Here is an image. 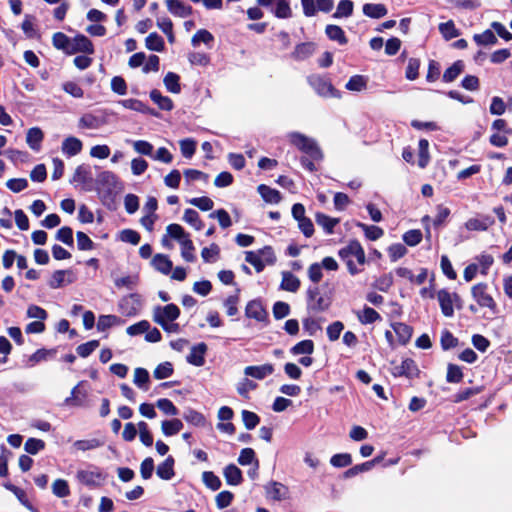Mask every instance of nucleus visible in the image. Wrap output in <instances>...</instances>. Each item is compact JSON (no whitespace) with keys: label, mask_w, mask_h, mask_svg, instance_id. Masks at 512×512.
<instances>
[{"label":"nucleus","mask_w":512,"mask_h":512,"mask_svg":"<svg viewBox=\"0 0 512 512\" xmlns=\"http://www.w3.org/2000/svg\"><path fill=\"white\" fill-rule=\"evenodd\" d=\"M43 138V132L38 127L30 128L27 131L26 142L32 150L38 151L40 149Z\"/></svg>","instance_id":"2f4dec72"},{"label":"nucleus","mask_w":512,"mask_h":512,"mask_svg":"<svg viewBox=\"0 0 512 512\" xmlns=\"http://www.w3.org/2000/svg\"><path fill=\"white\" fill-rule=\"evenodd\" d=\"M379 461L380 460L378 458H374V459L364 462L362 464L355 465L352 468H349L348 470H346L344 472V477L352 478L360 473L369 471L375 466L376 463H379Z\"/></svg>","instance_id":"c9c22d12"},{"label":"nucleus","mask_w":512,"mask_h":512,"mask_svg":"<svg viewBox=\"0 0 512 512\" xmlns=\"http://www.w3.org/2000/svg\"><path fill=\"white\" fill-rule=\"evenodd\" d=\"M52 492L59 498H64L70 495L68 482L64 479H57L52 484Z\"/></svg>","instance_id":"13d9d810"},{"label":"nucleus","mask_w":512,"mask_h":512,"mask_svg":"<svg viewBox=\"0 0 512 512\" xmlns=\"http://www.w3.org/2000/svg\"><path fill=\"white\" fill-rule=\"evenodd\" d=\"M245 260L251 264L257 272H261L265 267V262L261 258L259 252L247 251L245 253Z\"/></svg>","instance_id":"680f3d73"},{"label":"nucleus","mask_w":512,"mask_h":512,"mask_svg":"<svg viewBox=\"0 0 512 512\" xmlns=\"http://www.w3.org/2000/svg\"><path fill=\"white\" fill-rule=\"evenodd\" d=\"M149 381H150V376H149V373L146 369L144 368H136L134 370V378H133V383L141 390L143 391H148L149 389Z\"/></svg>","instance_id":"58836bf2"},{"label":"nucleus","mask_w":512,"mask_h":512,"mask_svg":"<svg viewBox=\"0 0 512 512\" xmlns=\"http://www.w3.org/2000/svg\"><path fill=\"white\" fill-rule=\"evenodd\" d=\"M331 302L329 298H326L322 295L315 298L312 301H307L308 309L314 312H322L329 308Z\"/></svg>","instance_id":"3c124183"},{"label":"nucleus","mask_w":512,"mask_h":512,"mask_svg":"<svg viewBox=\"0 0 512 512\" xmlns=\"http://www.w3.org/2000/svg\"><path fill=\"white\" fill-rule=\"evenodd\" d=\"M419 159L418 166L420 168H425L429 163V142L426 139H420L419 144Z\"/></svg>","instance_id":"4d7b16f0"},{"label":"nucleus","mask_w":512,"mask_h":512,"mask_svg":"<svg viewBox=\"0 0 512 512\" xmlns=\"http://www.w3.org/2000/svg\"><path fill=\"white\" fill-rule=\"evenodd\" d=\"M354 3L351 0H340L337 4L336 11L333 18L341 19L348 18L353 14Z\"/></svg>","instance_id":"4c0bfd02"},{"label":"nucleus","mask_w":512,"mask_h":512,"mask_svg":"<svg viewBox=\"0 0 512 512\" xmlns=\"http://www.w3.org/2000/svg\"><path fill=\"white\" fill-rule=\"evenodd\" d=\"M52 43L56 49L62 50L63 52L68 54L70 38L66 34H64L62 32L54 33V35L52 37Z\"/></svg>","instance_id":"6e6d98bb"},{"label":"nucleus","mask_w":512,"mask_h":512,"mask_svg":"<svg viewBox=\"0 0 512 512\" xmlns=\"http://www.w3.org/2000/svg\"><path fill=\"white\" fill-rule=\"evenodd\" d=\"M419 370L413 359L406 358L401 364L395 365L392 368V374L395 377L405 376L407 378H414L418 376Z\"/></svg>","instance_id":"f8f14e48"},{"label":"nucleus","mask_w":512,"mask_h":512,"mask_svg":"<svg viewBox=\"0 0 512 512\" xmlns=\"http://www.w3.org/2000/svg\"><path fill=\"white\" fill-rule=\"evenodd\" d=\"M181 245V256L183 259L187 262H194L195 261V247L193 245V242L191 239L185 238L183 241L179 243Z\"/></svg>","instance_id":"09e8293b"},{"label":"nucleus","mask_w":512,"mask_h":512,"mask_svg":"<svg viewBox=\"0 0 512 512\" xmlns=\"http://www.w3.org/2000/svg\"><path fill=\"white\" fill-rule=\"evenodd\" d=\"M179 145L183 157L190 159L194 155L196 142L193 139H182L179 141Z\"/></svg>","instance_id":"774afa93"},{"label":"nucleus","mask_w":512,"mask_h":512,"mask_svg":"<svg viewBox=\"0 0 512 512\" xmlns=\"http://www.w3.org/2000/svg\"><path fill=\"white\" fill-rule=\"evenodd\" d=\"M357 226L360 227L364 231L365 236L371 241L378 240L384 234L383 229L378 226H375V225H367L364 223H358Z\"/></svg>","instance_id":"8fccbe9b"},{"label":"nucleus","mask_w":512,"mask_h":512,"mask_svg":"<svg viewBox=\"0 0 512 512\" xmlns=\"http://www.w3.org/2000/svg\"><path fill=\"white\" fill-rule=\"evenodd\" d=\"M242 421L248 430L254 429L260 422V417L249 410H242L241 412Z\"/></svg>","instance_id":"69168bd1"},{"label":"nucleus","mask_w":512,"mask_h":512,"mask_svg":"<svg viewBox=\"0 0 512 512\" xmlns=\"http://www.w3.org/2000/svg\"><path fill=\"white\" fill-rule=\"evenodd\" d=\"M124 323V320H122L120 317L116 315H101L98 318L97 322V329L99 331H105L112 326L115 325H122Z\"/></svg>","instance_id":"ea45409f"},{"label":"nucleus","mask_w":512,"mask_h":512,"mask_svg":"<svg viewBox=\"0 0 512 512\" xmlns=\"http://www.w3.org/2000/svg\"><path fill=\"white\" fill-rule=\"evenodd\" d=\"M173 366L170 362L159 364L153 371L154 378L158 380L166 379L173 374Z\"/></svg>","instance_id":"e2e57ef3"},{"label":"nucleus","mask_w":512,"mask_h":512,"mask_svg":"<svg viewBox=\"0 0 512 512\" xmlns=\"http://www.w3.org/2000/svg\"><path fill=\"white\" fill-rule=\"evenodd\" d=\"M96 183L103 189L111 192L117 187L118 178L111 171H102L97 175Z\"/></svg>","instance_id":"6ab92c4d"},{"label":"nucleus","mask_w":512,"mask_h":512,"mask_svg":"<svg viewBox=\"0 0 512 512\" xmlns=\"http://www.w3.org/2000/svg\"><path fill=\"white\" fill-rule=\"evenodd\" d=\"M151 264L155 270L164 275L170 274L173 267L172 261L164 254H156L153 257Z\"/></svg>","instance_id":"5701e85b"},{"label":"nucleus","mask_w":512,"mask_h":512,"mask_svg":"<svg viewBox=\"0 0 512 512\" xmlns=\"http://www.w3.org/2000/svg\"><path fill=\"white\" fill-rule=\"evenodd\" d=\"M78 483L90 488L100 487L106 479L105 473L96 466L89 465L87 468L78 469L75 474Z\"/></svg>","instance_id":"7ed1b4c3"},{"label":"nucleus","mask_w":512,"mask_h":512,"mask_svg":"<svg viewBox=\"0 0 512 512\" xmlns=\"http://www.w3.org/2000/svg\"><path fill=\"white\" fill-rule=\"evenodd\" d=\"M274 372V367L272 364H263L258 366H247L244 369V374L246 376L255 378L257 380H263L266 377L270 376Z\"/></svg>","instance_id":"f3484780"},{"label":"nucleus","mask_w":512,"mask_h":512,"mask_svg":"<svg viewBox=\"0 0 512 512\" xmlns=\"http://www.w3.org/2000/svg\"><path fill=\"white\" fill-rule=\"evenodd\" d=\"M82 141L74 136H69L62 142V153L67 157H73L82 151Z\"/></svg>","instance_id":"a211bd4d"},{"label":"nucleus","mask_w":512,"mask_h":512,"mask_svg":"<svg viewBox=\"0 0 512 512\" xmlns=\"http://www.w3.org/2000/svg\"><path fill=\"white\" fill-rule=\"evenodd\" d=\"M145 46L151 51L162 52L165 48V42L159 34L153 32L146 37Z\"/></svg>","instance_id":"a19ab883"},{"label":"nucleus","mask_w":512,"mask_h":512,"mask_svg":"<svg viewBox=\"0 0 512 512\" xmlns=\"http://www.w3.org/2000/svg\"><path fill=\"white\" fill-rule=\"evenodd\" d=\"M203 483L211 490L217 491L221 488V480L212 471H205L202 473Z\"/></svg>","instance_id":"864d4df0"},{"label":"nucleus","mask_w":512,"mask_h":512,"mask_svg":"<svg viewBox=\"0 0 512 512\" xmlns=\"http://www.w3.org/2000/svg\"><path fill=\"white\" fill-rule=\"evenodd\" d=\"M214 41V36L206 29L198 30L191 39L194 47H197L201 42L210 46Z\"/></svg>","instance_id":"49530a36"},{"label":"nucleus","mask_w":512,"mask_h":512,"mask_svg":"<svg viewBox=\"0 0 512 512\" xmlns=\"http://www.w3.org/2000/svg\"><path fill=\"white\" fill-rule=\"evenodd\" d=\"M392 328L397 335L399 344L406 345L410 341L413 331L411 326L402 322H395L392 324Z\"/></svg>","instance_id":"a878e982"},{"label":"nucleus","mask_w":512,"mask_h":512,"mask_svg":"<svg viewBox=\"0 0 512 512\" xmlns=\"http://www.w3.org/2000/svg\"><path fill=\"white\" fill-rule=\"evenodd\" d=\"M283 488L284 486L281 483L275 481H272L265 486L267 495L271 499L278 501L284 498V495L281 493Z\"/></svg>","instance_id":"0e129e2a"},{"label":"nucleus","mask_w":512,"mask_h":512,"mask_svg":"<svg viewBox=\"0 0 512 512\" xmlns=\"http://www.w3.org/2000/svg\"><path fill=\"white\" fill-rule=\"evenodd\" d=\"M174 458L168 456L161 464L158 465L156 473L163 480H170L174 477Z\"/></svg>","instance_id":"bb28decb"},{"label":"nucleus","mask_w":512,"mask_h":512,"mask_svg":"<svg viewBox=\"0 0 512 512\" xmlns=\"http://www.w3.org/2000/svg\"><path fill=\"white\" fill-rule=\"evenodd\" d=\"M474 41L477 45L486 46V45H494L497 43V38L495 34L491 30H485L481 34H475L473 36Z\"/></svg>","instance_id":"5fc2aeb1"},{"label":"nucleus","mask_w":512,"mask_h":512,"mask_svg":"<svg viewBox=\"0 0 512 512\" xmlns=\"http://www.w3.org/2000/svg\"><path fill=\"white\" fill-rule=\"evenodd\" d=\"M166 6L172 15L181 18L188 17L193 12V9L190 5H187L180 0H166Z\"/></svg>","instance_id":"dca6fc26"},{"label":"nucleus","mask_w":512,"mask_h":512,"mask_svg":"<svg viewBox=\"0 0 512 512\" xmlns=\"http://www.w3.org/2000/svg\"><path fill=\"white\" fill-rule=\"evenodd\" d=\"M245 315L259 322L265 321L268 316L267 311L259 300H251L247 303Z\"/></svg>","instance_id":"ddd939ff"},{"label":"nucleus","mask_w":512,"mask_h":512,"mask_svg":"<svg viewBox=\"0 0 512 512\" xmlns=\"http://www.w3.org/2000/svg\"><path fill=\"white\" fill-rule=\"evenodd\" d=\"M74 281V274L71 270H56L53 272L48 285L52 289L62 287L65 283L70 284Z\"/></svg>","instance_id":"4468645a"},{"label":"nucleus","mask_w":512,"mask_h":512,"mask_svg":"<svg viewBox=\"0 0 512 512\" xmlns=\"http://www.w3.org/2000/svg\"><path fill=\"white\" fill-rule=\"evenodd\" d=\"M437 299L441 308V312L446 317L454 315V305L458 308L461 307V299L457 293H451L446 289H441L437 292Z\"/></svg>","instance_id":"423d86ee"},{"label":"nucleus","mask_w":512,"mask_h":512,"mask_svg":"<svg viewBox=\"0 0 512 512\" xmlns=\"http://www.w3.org/2000/svg\"><path fill=\"white\" fill-rule=\"evenodd\" d=\"M340 258L345 261L349 272L355 275L359 272V269L354 264L353 258H355L359 265H363L366 261L365 252L361 244L356 241H350L346 247L339 250Z\"/></svg>","instance_id":"f257e3e1"},{"label":"nucleus","mask_w":512,"mask_h":512,"mask_svg":"<svg viewBox=\"0 0 512 512\" xmlns=\"http://www.w3.org/2000/svg\"><path fill=\"white\" fill-rule=\"evenodd\" d=\"M315 221L323 228L326 234H332L334 227L339 223L338 218H332L321 212L316 213Z\"/></svg>","instance_id":"7c9ffc66"},{"label":"nucleus","mask_w":512,"mask_h":512,"mask_svg":"<svg viewBox=\"0 0 512 512\" xmlns=\"http://www.w3.org/2000/svg\"><path fill=\"white\" fill-rule=\"evenodd\" d=\"M207 352V345L203 342L194 345L190 353L187 355V362L194 366L200 367L205 363V354Z\"/></svg>","instance_id":"2eb2a0df"},{"label":"nucleus","mask_w":512,"mask_h":512,"mask_svg":"<svg viewBox=\"0 0 512 512\" xmlns=\"http://www.w3.org/2000/svg\"><path fill=\"white\" fill-rule=\"evenodd\" d=\"M282 281L280 283V289L284 291H288L291 293H295L300 288V280L297 276H295L290 271L282 272Z\"/></svg>","instance_id":"aec40b11"},{"label":"nucleus","mask_w":512,"mask_h":512,"mask_svg":"<svg viewBox=\"0 0 512 512\" xmlns=\"http://www.w3.org/2000/svg\"><path fill=\"white\" fill-rule=\"evenodd\" d=\"M103 124L104 121L92 113L83 114L78 121V127L81 129H99Z\"/></svg>","instance_id":"393cba45"},{"label":"nucleus","mask_w":512,"mask_h":512,"mask_svg":"<svg viewBox=\"0 0 512 512\" xmlns=\"http://www.w3.org/2000/svg\"><path fill=\"white\" fill-rule=\"evenodd\" d=\"M439 31L446 40H451L459 35V31L456 29L452 20L441 23L439 25Z\"/></svg>","instance_id":"052dcab7"},{"label":"nucleus","mask_w":512,"mask_h":512,"mask_svg":"<svg viewBox=\"0 0 512 512\" xmlns=\"http://www.w3.org/2000/svg\"><path fill=\"white\" fill-rule=\"evenodd\" d=\"M363 14L372 19H380L384 17L388 11L384 4L366 3L362 8Z\"/></svg>","instance_id":"b1692460"},{"label":"nucleus","mask_w":512,"mask_h":512,"mask_svg":"<svg viewBox=\"0 0 512 512\" xmlns=\"http://www.w3.org/2000/svg\"><path fill=\"white\" fill-rule=\"evenodd\" d=\"M258 193L267 203L278 204L281 201V194L278 190L273 189L265 184H261L257 188Z\"/></svg>","instance_id":"c756f323"},{"label":"nucleus","mask_w":512,"mask_h":512,"mask_svg":"<svg viewBox=\"0 0 512 512\" xmlns=\"http://www.w3.org/2000/svg\"><path fill=\"white\" fill-rule=\"evenodd\" d=\"M150 98L161 110L170 111L173 109L172 100L169 97L162 95V93L157 89L150 92Z\"/></svg>","instance_id":"e433bc0d"},{"label":"nucleus","mask_w":512,"mask_h":512,"mask_svg":"<svg viewBox=\"0 0 512 512\" xmlns=\"http://www.w3.org/2000/svg\"><path fill=\"white\" fill-rule=\"evenodd\" d=\"M166 232L168 236L177 240L179 243L189 237V234L185 232L183 227L175 223L168 225Z\"/></svg>","instance_id":"bf43d9fd"},{"label":"nucleus","mask_w":512,"mask_h":512,"mask_svg":"<svg viewBox=\"0 0 512 512\" xmlns=\"http://www.w3.org/2000/svg\"><path fill=\"white\" fill-rule=\"evenodd\" d=\"M309 85L321 97H339V92L334 88L329 78L318 74L307 77Z\"/></svg>","instance_id":"20e7f679"},{"label":"nucleus","mask_w":512,"mask_h":512,"mask_svg":"<svg viewBox=\"0 0 512 512\" xmlns=\"http://www.w3.org/2000/svg\"><path fill=\"white\" fill-rule=\"evenodd\" d=\"M315 52V44L312 42H305L296 45L292 57L297 61H302L309 58Z\"/></svg>","instance_id":"c85d7f7f"},{"label":"nucleus","mask_w":512,"mask_h":512,"mask_svg":"<svg viewBox=\"0 0 512 512\" xmlns=\"http://www.w3.org/2000/svg\"><path fill=\"white\" fill-rule=\"evenodd\" d=\"M368 79L363 75H354L346 83L345 88L349 91L360 92L367 87Z\"/></svg>","instance_id":"c03bdc74"},{"label":"nucleus","mask_w":512,"mask_h":512,"mask_svg":"<svg viewBox=\"0 0 512 512\" xmlns=\"http://www.w3.org/2000/svg\"><path fill=\"white\" fill-rule=\"evenodd\" d=\"M120 312L128 317L136 316L141 307L140 295L136 293L123 297L118 304Z\"/></svg>","instance_id":"1a4fd4ad"},{"label":"nucleus","mask_w":512,"mask_h":512,"mask_svg":"<svg viewBox=\"0 0 512 512\" xmlns=\"http://www.w3.org/2000/svg\"><path fill=\"white\" fill-rule=\"evenodd\" d=\"M494 224V219L489 216L481 218H470L465 223V228L469 231H486Z\"/></svg>","instance_id":"412c9836"},{"label":"nucleus","mask_w":512,"mask_h":512,"mask_svg":"<svg viewBox=\"0 0 512 512\" xmlns=\"http://www.w3.org/2000/svg\"><path fill=\"white\" fill-rule=\"evenodd\" d=\"M361 324H372L381 319L380 314L373 308L365 306L363 310L356 313Z\"/></svg>","instance_id":"72a5a7b5"},{"label":"nucleus","mask_w":512,"mask_h":512,"mask_svg":"<svg viewBox=\"0 0 512 512\" xmlns=\"http://www.w3.org/2000/svg\"><path fill=\"white\" fill-rule=\"evenodd\" d=\"M275 7L271 9V12L275 17L279 19H288L292 17V10L289 3L286 0H275Z\"/></svg>","instance_id":"f704fd0d"},{"label":"nucleus","mask_w":512,"mask_h":512,"mask_svg":"<svg viewBox=\"0 0 512 512\" xmlns=\"http://www.w3.org/2000/svg\"><path fill=\"white\" fill-rule=\"evenodd\" d=\"M313 351H314V343L312 340H302V341L298 342L296 345H294L290 350V352L293 355H301V354L310 355L313 353Z\"/></svg>","instance_id":"603ef678"},{"label":"nucleus","mask_w":512,"mask_h":512,"mask_svg":"<svg viewBox=\"0 0 512 512\" xmlns=\"http://www.w3.org/2000/svg\"><path fill=\"white\" fill-rule=\"evenodd\" d=\"M325 34L330 40L336 41L340 45H345L348 42L344 30L338 25H327L325 27Z\"/></svg>","instance_id":"cd10ccee"},{"label":"nucleus","mask_w":512,"mask_h":512,"mask_svg":"<svg viewBox=\"0 0 512 512\" xmlns=\"http://www.w3.org/2000/svg\"><path fill=\"white\" fill-rule=\"evenodd\" d=\"M180 316V309L177 305L170 303L165 306H156L153 309V321L158 325L176 321Z\"/></svg>","instance_id":"0eeeda50"},{"label":"nucleus","mask_w":512,"mask_h":512,"mask_svg":"<svg viewBox=\"0 0 512 512\" xmlns=\"http://www.w3.org/2000/svg\"><path fill=\"white\" fill-rule=\"evenodd\" d=\"M464 63L461 60H458L452 64L449 68H447L443 74V81L446 83H450L454 81L463 71Z\"/></svg>","instance_id":"79ce46f5"},{"label":"nucleus","mask_w":512,"mask_h":512,"mask_svg":"<svg viewBox=\"0 0 512 512\" xmlns=\"http://www.w3.org/2000/svg\"><path fill=\"white\" fill-rule=\"evenodd\" d=\"M119 104H121L126 109L141 112L144 114L156 115V113H154L152 109H150L147 105H145L143 102L137 99L120 100Z\"/></svg>","instance_id":"473e14b6"},{"label":"nucleus","mask_w":512,"mask_h":512,"mask_svg":"<svg viewBox=\"0 0 512 512\" xmlns=\"http://www.w3.org/2000/svg\"><path fill=\"white\" fill-rule=\"evenodd\" d=\"M83 382H79L71 391V395L64 400V404L72 407H89L88 392L82 388Z\"/></svg>","instance_id":"9d476101"},{"label":"nucleus","mask_w":512,"mask_h":512,"mask_svg":"<svg viewBox=\"0 0 512 512\" xmlns=\"http://www.w3.org/2000/svg\"><path fill=\"white\" fill-rule=\"evenodd\" d=\"M287 137L292 145L297 147L313 160H322V151L314 139L299 132H291Z\"/></svg>","instance_id":"f03ea898"},{"label":"nucleus","mask_w":512,"mask_h":512,"mask_svg":"<svg viewBox=\"0 0 512 512\" xmlns=\"http://www.w3.org/2000/svg\"><path fill=\"white\" fill-rule=\"evenodd\" d=\"M223 475L228 485L238 486L243 481L242 471L234 464L227 465Z\"/></svg>","instance_id":"4be33fe9"},{"label":"nucleus","mask_w":512,"mask_h":512,"mask_svg":"<svg viewBox=\"0 0 512 512\" xmlns=\"http://www.w3.org/2000/svg\"><path fill=\"white\" fill-rule=\"evenodd\" d=\"M162 432L166 436H173L179 433L183 428V423L179 419L164 420L161 425Z\"/></svg>","instance_id":"37998d69"},{"label":"nucleus","mask_w":512,"mask_h":512,"mask_svg":"<svg viewBox=\"0 0 512 512\" xmlns=\"http://www.w3.org/2000/svg\"><path fill=\"white\" fill-rule=\"evenodd\" d=\"M183 220L196 230H201L204 227L198 212L194 209H186L184 212Z\"/></svg>","instance_id":"de8ad7c7"},{"label":"nucleus","mask_w":512,"mask_h":512,"mask_svg":"<svg viewBox=\"0 0 512 512\" xmlns=\"http://www.w3.org/2000/svg\"><path fill=\"white\" fill-rule=\"evenodd\" d=\"M179 81H180L179 75H177L174 72H168L163 79L166 89L169 92L175 93V94H178L181 91V86H180Z\"/></svg>","instance_id":"a18cd8bd"},{"label":"nucleus","mask_w":512,"mask_h":512,"mask_svg":"<svg viewBox=\"0 0 512 512\" xmlns=\"http://www.w3.org/2000/svg\"><path fill=\"white\" fill-rule=\"evenodd\" d=\"M463 379L461 368L455 364H449L447 367L446 380L449 383H460Z\"/></svg>","instance_id":"338daca9"},{"label":"nucleus","mask_w":512,"mask_h":512,"mask_svg":"<svg viewBox=\"0 0 512 512\" xmlns=\"http://www.w3.org/2000/svg\"><path fill=\"white\" fill-rule=\"evenodd\" d=\"M78 52L92 54L94 53V46L91 40L85 35L79 34L74 38H70L68 48V55L76 54Z\"/></svg>","instance_id":"9b49d317"},{"label":"nucleus","mask_w":512,"mask_h":512,"mask_svg":"<svg viewBox=\"0 0 512 512\" xmlns=\"http://www.w3.org/2000/svg\"><path fill=\"white\" fill-rule=\"evenodd\" d=\"M71 182L75 186H80L84 191H91L93 189V175L89 165H79L72 176Z\"/></svg>","instance_id":"6e6552de"},{"label":"nucleus","mask_w":512,"mask_h":512,"mask_svg":"<svg viewBox=\"0 0 512 512\" xmlns=\"http://www.w3.org/2000/svg\"><path fill=\"white\" fill-rule=\"evenodd\" d=\"M487 284L478 283L471 288L473 299L480 307L487 308L492 315L497 314V304L493 297L487 292Z\"/></svg>","instance_id":"39448f33"}]
</instances>
